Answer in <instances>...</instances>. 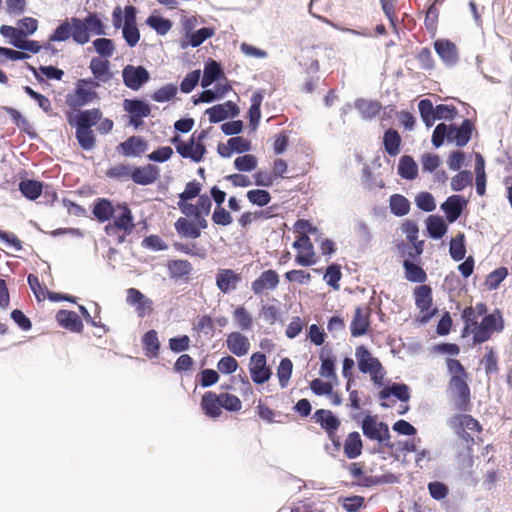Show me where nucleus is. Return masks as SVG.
Returning <instances> with one entry per match:
<instances>
[{"label": "nucleus", "mask_w": 512, "mask_h": 512, "mask_svg": "<svg viewBox=\"0 0 512 512\" xmlns=\"http://www.w3.org/2000/svg\"><path fill=\"white\" fill-rule=\"evenodd\" d=\"M448 425L468 448L478 443L476 440L482 442L479 435L483 427L472 415L464 412L455 414L449 419Z\"/></svg>", "instance_id": "1"}, {"label": "nucleus", "mask_w": 512, "mask_h": 512, "mask_svg": "<svg viewBox=\"0 0 512 512\" xmlns=\"http://www.w3.org/2000/svg\"><path fill=\"white\" fill-rule=\"evenodd\" d=\"M98 88L97 81L92 78L78 79L74 89L65 96V103L71 110L79 111L81 107L100 100Z\"/></svg>", "instance_id": "2"}, {"label": "nucleus", "mask_w": 512, "mask_h": 512, "mask_svg": "<svg viewBox=\"0 0 512 512\" xmlns=\"http://www.w3.org/2000/svg\"><path fill=\"white\" fill-rule=\"evenodd\" d=\"M505 329L503 312L496 308L491 313H486L472 330L474 344H482L492 339L494 334H500Z\"/></svg>", "instance_id": "3"}, {"label": "nucleus", "mask_w": 512, "mask_h": 512, "mask_svg": "<svg viewBox=\"0 0 512 512\" xmlns=\"http://www.w3.org/2000/svg\"><path fill=\"white\" fill-rule=\"evenodd\" d=\"M355 357L359 370L364 374H369L375 385H383L386 371L379 359L374 357L364 345L356 347Z\"/></svg>", "instance_id": "4"}, {"label": "nucleus", "mask_w": 512, "mask_h": 512, "mask_svg": "<svg viewBox=\"0 0 512 512\" xmlns=\"http://www.w3.org/2000/svg\"><path fill=\"white\" fill-rule=\"evenodd\" d=\"M468 376H451L448 387L454 410L467 412L471 409V390L467 383Z\"/></svg>", "instance_id": "5"}, {"label": "nucleus", "mask_w": 512, "mask_h": 512, "mask_svg": "<svg viewBox=\"0 0 512 512\" xmlns=\"http://www.w3.org/2000/svg\"><path fill=\"white\" fill-rule=\"evenodd\" d=\"M113 221L105 226L108 235L123 232L124 235L130 234L134 228V217L127 203H118L116 205V213L112 217Z\"/></svg>", "instance_id": "6"}, {"label": "nucleus", "mask_w": 512, "mask_h": 512, "mask_svg": "<svg viewBox=\"0 0 512 512\" xmlns=\"http://www.w3.org/2000/svg\"><path fill=\"white\" fill-rule=\"evenodd\" d=\"M363 434L370 440L383 443L387 447H392L390 443L389 427L386 423L380 422L375 416L367 415L362 420Z\"/></svg>", "instance_id": "7"}, {"label": "nucleus", "mask_w": 512, "mask_h": 512, "mask_svg": "<svg viewBox=\"0 0 512 512\" xmlns=\"http://www.w3.org/2000/svg\"><path fill=\"white\" fill-rule=\"evenodd\" d=\"M292 246L298 250L295 256V262L304 267L312 266L317 263V256L313 243L306 233H299Z\"/></svg>", "instance_id": "8"}, {"label": "nucleus", "mask_w": 512, "mask_h": 512, "mask_svg": "<svg viewBox=\"0 0 512 512\" xmlns=\"http://www.w3.org/2000/svg\"><path fill=\"white\" fill-rule=\"evenodd\" d=\"M123 109L129 114V125L135 129L141 128L144 125L143 119L151 114L149 104L139 99H125Z\"/></svg>", "instance_id": "9"}, {"label": "nucleus", "mask_w": 512, "mask_h": 512, "mask_svg": "<svg viewBox=\"0 0 512 512\" xmlns=\"http://www.w3.org/2000/svg\"><path fill=\"white\" fill-rule=\"evenodd\" d=\"M415 304L422 314L421 321H429L436 313V309H432L433 298L432 289L428 285H420L414 289Z\"/></svg>", "instance_id": "10"}, {"label": "nucleus", "mask_w": 512, "mask_h": 512, "mask_svg": "<svg viewBox=\"0 0 512 512\" xmlns=\"http://www.w3.org/2000/svg\"><path fill=\"white\" fill-rule=\"evenodd\" d=\"M249 372L255 384H263L270 379L272 370L267 366V358L264 353L255 352L251 355Z\"/></svg>", "instance_id": "11"}, {"label": "nucleus", "mask_w": 512, "mask_h": 512, "mask_svg": "<svg viewBox=\"0 0 512 512\" xmlns=\"http://www.w3.org/2000/svg\"><path fill=\"white\" fill-rule=\"evenodd\" d=\"M123 83L131 90H139L150 79L148 70L143 66L126 65L122 70Z\"/></svg>", "instance_id": "12"}, {"label": "nucleus", "mask_w": 512, "mask_h": 512, "mask_svg": "<svg viewBox=\"0 0 512 512\" xmlns=\"http://www.w3.org/2000/svg\"><path fill=\"white\" fill-rule=\"evenodd\" d=\"M75 111H66L65 115L68 123L71 126H76V128H91L96 125L99 120H101L102 113L100 109L93 108L88 110L77 111V114H74Z\"/></svg>", "instance_id": "13"}, {"label": "nucleus", "mask_w": 512, "mask_h": 512, "mask_svg": "<svg viewBox=\"0 0 512 512\" xmlns=\"http://www.w3.org/2000/svg\"><path fill=\"white\" fill-rule=\"evenodd\" d=\"M279 283L280 276L277 271L267 269L251 283V290L255 295H263L275 290Z\"/></svg>", "instance_id": "14"}, {"label": "nucleus", "mask_w": 512, "mask_h": 512, "mask_svg": "<svg viewBox=\"0 0 512 512\" xmlns=\"http://www.w3.org/2000/svg\"><path fill=\"white\" fill-rule=\"evenodd\" d=\"M488 311L487 305L483 302L477 303L475 306H467L463 309L461 318L464 322L462 334H471L472 330L478 324V318L485 315Z\"/></svg>", "instance_id": "15"}, {"label": "nucleus", "mask_w": 512, "mask_h": 512, "mask_svg": "<svg viewBox=\"0 0 512 512\" xmlns=\"http://www.w3.org/2000/svg\"><path fill=\"white\" fill-rule=\"evenodd\" d=\"M241 281V274L232 269H219L215 276L216 286L224 294L236 290Z\"/></svg>", "instance_id": "16"}, {"label": "nucleus", "mask_w": 512, "mask_h": 512, "mask_svg": "<svg viewBox=\"0 0 512 512\" xmlns=\"http://www.w3.org/2000/svg\"><path fill=\"white\" fill-rule=\"evenodd\" d=\"M110 61L102 57H93L89 64V69L93 75L92 80L97 81L100 87L101 83H108L113 78V72L110 68Z\"/></svg>", "instance_id": "17"}, {"label": "nucleus", "mask_w": 512, "mask_h": 512, "mask_svg": "<svg viewBox=\"0 0 512 512\" xmlns=\"http://www.w3.org/2000/svg\"><path fill=\"white\" fill-rule=\"evenodd\" d=\"M319 359L321 362L319 375L329 380H337L336 357L332 348L329 346L322 347L319 351Z\"/></svg>", "instance_id": "18"}, {"label": "nucleus", "mask_w": 512, "mask_h": 512, "mask_svg": "<svg viewBox=\"0 0 512 512\" xmlns=\"http://www.w3.org/2000/svg\"><path fill=\"white\" fill-rule=\"evenodd\" d=\"M126 300L129 305L135 306L136 312L141 318L151 314L153 311V302L136 288H129L127 290Z\"/></svg>", "instance_id": "19"}, {"label": "nucleus", "mask_w": 512, "mask_h": 512, "mask_svg": "<svg viewBox=\"0 0 512 512\" xmlns=\"http://www.w3.org/2000/svg\"><path fill=\"white\" fill-rule=\"evenodd\" d=\"M473 124L469 119H465L459 127L449 125L448 141L455 142L458 147L465 146L471 139Z\"/></svg>", "instance_id": "20"}, {"label": "nucleus", "mask_w": 512, "mask_h": 512, "mask_svg": "<svg viewBox=\"0 0 512 512\" xmlns=\"http://www.w3.org/2000/svg\"><path fill=\"white\" fill-rule=\"evenodd\" d=\"M200 407L203 413L212 419L219 418L222 415V403L220 395L214 391H207L202 395Z\"/></svg>", "instance_id": "21"}, {"label": "nucleus", "mask_w": 512, "mask_h": 512, "mask_svg": "<svg viewBox=\"0 0 512 512\" xmlns=\"http://www.w3.org/2000/svg\"><path fill=\"white\" fill-rule=\"evenodd\" d=\"M206 114L209 116V121L211 123H218L229 116L235 117L239 114L238 106L232 102L227 101L222 104L214 105L206 110Z\"/></svg>", "instance_id": "22"}, {"label": "nucleus", "mask_w": 512, "mask_h": 512, "mask_svg": "<svg viewBox=\"0 0 512 512\" xmlns=\"http://www.w3.org/2000/svg\"><path fill=\"white\" fill-rule=\"evenodd\" d=\"M370 326V308L358 306L355 309L350 330L353 337H359L367 333Z\"/></svg>", "instance_id": "23"}, {"label": "nucleus", "mask_w": 512, "mask_h": 512, "mask_svg": "<svg viewBox=\"0 0 512 512\" xmlns=\"http://www.w3.org/2000/svg\"><path fill=\"white\" fill-rule=\"evenodd\" d=\"M227 349L235 356H245L250 350V341L248 337L238 331L231 332L226 338Z\"/></svg>", "instance_id": "24"}, {"label": "nucleus", "mask_w": 512, "mask_h": 512, "mask_svg": "<svg viewBox=\"0 0 512 512\" xmlns=\"http://www.w3.org/2000/svg\"><path fill=\"white\" fill-rule=\"evenodd\" d=\"M179 209L186 216H201V215H209L212 202L210 197L207 194H202L199 196L197 203H182L178 202Z\"/></svg>", "instance_id": "25"}, {"label": "nucleus", "mask_w": 512, "mask_h": 512, "mask_svg": "<svg viewBox=\"0 0 512 512\" xmlns=\"http://www.w3.org/2000/svg\"><path fill=\"white\" fill-rule=\"evenodd\" d=\"M159 177V169L152 164L140 167H132L131 179L138 185H150Z\"/></svg>", "instance_id": "26"}, {"label": "nucleus", "mask_w": 512, "mask_h": 512, "mask_svg": "<svg viewBox=\"0 0 512 512\" xmlns=\"http://www.w3.org/2000/svg\"><path fill=\"white\" fill-rule=\"evenodd\" d=\"M434 48L439 57L448 65H454L459 59L457 46L448 39L436 40Z\"/></svg>", "instance_id": "27"}, {"label": "nucleus", "mask_w": 512, "mask_h": 512, "mask_svg": "<svg viewBox=\"0 0 512 512\" xmlns=\"http://www.w3.org/2000/svg\"><path fill=\"white\" fill-rule=\"evenodd\" d=\"M117 149L126 157L140 156L147 150V143L139 136H130L124 142H121Z\"/></svg>", "instance_id": "28"}, {"label": "nucleus", "mask_w": 512, "mask_h": 512, "mask_svg": "<svg viewBox=\"0 0 512 512\" xmlns=\"http://www.w3.org/2000/svg\"><path fill=\"white\" fill-rule=\"evenodd\" d=\"M56 320L61 327L71 332H83L84 326L82 320L74 311L59 310L56 314Z\"/></svg>", "instance_id": "29"}, {"label": "nucleus", "mask_w": 512, "mask_h": 512, "mask_svg": "<svg viewBox=\"0 0 512 512\" xmlns=\"http://www.w3.org/2000/svg\"><path fill=\"white\" fill-rule=\"evenodd\" d=\"M465 204L466 202L461 196L452 195L447 198L441 208L445 212L448 221L452 223L460 217Z\"/></svg>", "instance_id": "30"}, {"label": "nucleus", "mask_w": 512, "mask_h": 512, "mask_svg": "<svg viewBox=\"0 0 512 512\" xmlns=\"http://www.w3.org/2000/svg\"><path fill=\"white\" fill-rule=\"evenodd\" d=\"M92 212L95 218L103 223L114 216L116 206H113L112 202L106 198H99L95 201Z\"/></svg>", "instance_id": "31"}, {"label": "nucleus", "mask_w": 512, "mask_h": 512, "mask_svg": "<svg viewBox=\"0 0 512 512\" xmlns=\"http://www.w3.org/2000/svg\"><path fill=\"white\" fill-rule=\"evenodd\" d=\"M315 421L324 429L325 432L330 430H338L341 422L340 420L333 414L331 410L327 409H318L314 413Z\"/></svg>", "instance_id": "32"}, {"label": "nucleus", "mask_w": 512, "mask_h": 512, "mask_svg": "<svg viewBox=\"0 0 512 512\" xmlns=\"http://www.w3.org/2000/svg\"><path fill=\"white\" fill-rule=\"evenodd\" d=\"M363 443L360 434L356 431L347 435L344 444V454L348 459H355L361 455Z\"/></svg>", "instance_id": "33"}, {"label": "nucleus", "mask_w": 512, "mask_h": 512, "mask_svg": "<svg viewBox=\"0 0 512 512\" xmlns=\"http://www.w3.org/2000/svg\"><path fill=\"white\" fill-rule=\"evenodd\" d=\"M169 275L173 279H182L187 277L193 270L192 264L188 260L174 259L167 262Z\"/></svg>", "instance_id": "34"}, {"label": "nucleus", "mask_w": 512, "mask_h": 512, "mask_svg": "<svg viewBox=\"0 0 512 512\" xmlns=\"http://www.w3.org/2000/svg\"><path fill=\"white\" fill-rule=\"evenodd\" d=\"M401 142L402 139L397 130L390 128L384 132L383 145L388 155L397 156L400 153Z\"/></svg>", "instance_id": "35"}, {"label": "nucleus", "mask_w": 512, "mask_h": 512, "mask_svg": "<svg viewBox=\"0 0 512 512\" xmlns=\"http://www.w3.org/2000/svg\"><path fill=\"white\" fill-rule=\"evenodd\" d=\"M71 37L78 44H86L90 40V34L86 23L76 17L71 18Z\"/></svg>", "instance_id": "36"}, {"label": "nucleus", "mask_w": 512, "mask_h": 512, "mask_svg": "<svg viewBox=\"0 0 512 512\" xmlns=\"http://www.w3.org/2000/svg\"><path fill=\"white\" fill-rule=\"evenodd\" d=\"M398 174L406 180H413L418 175V166L415 160L408 155L400 158L398 164Z\"/></svg>", "instance_id": "37"}, {"label": "nucleus", "mask_w": 512, "mask_h": 512, "mask_svg": "<svg viewBox=\"0 0 512 512\" xmlns=\"http://www.w3.org/2000/svg\"><path fill=\"white\" fill-rule=\"evenodd\" d=\"M19 190L28 200H36L43 191V184L37 180L25 179L19 183Z\"/></svg>", "instance_id": "38"}, {"label": "nucleus", "mask_w": 512, "mask_h": 512, "mask_svg": "<svg viewBox=\"0 0 512 512\" xmlns=\"http://www.w3.org/2000/svg\"><path fill=\"white\" fill-rule=\"evenodd\" d=\"M403 267L405 271V278L414 283H424L427 280V274L425 270L419 265L413 263L409 259L403 261Z\"/></svg>", "instance_id": "39"}, {"label": "nucleus", "mask_w": 512, "mask_h": 512, "mask_svg": "<svg viewBox=\"0 0 512 512\" xmlns=\"http://www.w3.org/2000/svg\"><path fill=\"white\" fill-rule=\"evenodd\" d=\"M143 349L148 358L157 357L160 349L158 334L155 330L147 331L142 337Z\"/></svg>", "instance_id": "40"}, {"label": "nucleus", "mask_w": 512, "mask_h": 512, "mask_svg": "<svg viewBox=\"0 0 512 512\" xmlns=\"http://www.w3.org/2000/svg\"><path fill=\"white\" fill-rule=\"evenodd\" d=\"M214 29L209 27H203L196 32H193L190 35H187L188 40H183L181 42V48L186 49L188 46L198 47L205 40L212 37L214 35Z\"/></svg>", "instance_id": "41"}, {"label": "nucleus", "mask_w": 512, "mask_h": 512, "mask_svg": "<svg viewBox=\"0 0 512 512\" xmlns=\"http://www.w3.org/2000/svg\"><path fill=\"white\" fill-rule=\"evenodd\" d=\"M223 76V71L219 63L214 60H210L204 67L203 77L201 80V86L206 88L209 87L213 82Z\"/></svg>", "instance_id": "42"}, {"label": "nucleus", "mask_w": 512, "mask_h": 512, "mask_svg": "<svg viewBox=\"0 0 512 512\" xmlns=\"http://www.w3.org/2000/svg\"><path fill=\"white\" fill-rule=\"evenodd\" d=\"M233 320L242 331H249L253 328V317L242 305L237 306L233 311Z\"/></svg>", "instance_id": "43"}, {"label": "nucleus", "mask_w": 512, "mask_h": 512, "mask_svg": "<svg viewBox=\"0 0 512 512\" xmlns=\"http://www.w3.org/2000/svg\"><path fill=\"white\" fill-rule=\"evenodd\" d=\"M175 229L177 233L183 237L196 239L201 235L199 227H197L193 222L189 221L185 217H180L177 219L175 222Z\"/></svg>", "instance_id": "44"}, {"label": "nucleus", "mask_w": 512, "mask_h": 512, "mask_svg": "<svg viewBox=\"0 0 512 512\" xmlns=\"http://www.w3.org/2000/svg\"><path fill=\"white\" fill-rule=\"evenodd\" d=\"M426 224L429 235L434 239L442 238L447 232V225L440 216H429L426 220Z\"/></svg>", "instance_id": "45"}, {"label": "nucleus", "mask_w": 512, "mask_h": 512, "mask_svg": "<svg viewBox=\"0 0 512 512\" xmlns=\"http://www.w3.org/2000/svg\"><path fill=\"white\" fill-rule=\"evenodd\" d=\"M274 206L267 207L261 211L256 212H244L238 219L239 224L246 228L248 227L254 220L257 219H270L274 216Z\"/></svg>", "instance_id": "46"}, {"label": "nucleus", "mask_w": 512, "mask_h": 512, "mask_svg": "<svg viewBox=\"0 0 512 512\" xmlns=\"http://www.w3.org/2000/svg\"><path fill=\"white\" fill-rule=\"evenodd\" d=\"M391 395L400 401L406 402L410 399L409 387L406 384H393L383 388L379 393L381 399H386Z\"/></svg>", "instance_id": "47"}, {"label": "nucleus", "mask_w": 512, "mask_h": 512, "mask_svg": "<svg viewBox=\"0 0 512 512\" xmlns=\"http://www.w3.org/2000/svg\"><path fill=\"white\" fill-rule=\"evenodd\" d=\"M391 212L396 216H405L410 211V202L401 194H393L389 199Z\"/></svg>", "instance_id": "48"}, {"label": "nucleus", "mask_w": 512, "mask_h": 512, "mask_svg": "<svg viewBox=\"0 0 512 512\" xmlns=\"http://www.w3.org/2000/svg\"><path fill=\"white\" fill-rule=\"evenodd\" d=\"M421 118L427 127L433 126L436 121V107L430 99H423L418 103Z\"/></svg>", "instance_id": "49"}, {"label": "nucleus", "mask_w": 512, "mask_h": 512, "mask_svg": "<svg viewBox=\"0 0 512 512\" xmlns=\"http://www.w3.org/2000/svg\"><path fill=\"white\" fill-rule=\"evenodd\" d=\"M465 236L463 233L457 234L450 241V256L454 261H460L465 257L466 247H465Z\"/></svg>", "instance_id": "50"}, {"label": "nucleus", "mask_w": 512, "mask_h": 512, "mask_svg": "<svg viewBox=\"0 0 512 512\" xmlns=\"http://www.w3.org/2000/svg\"><path fill=\"white\" fill-rule=\"evenodd\" d=\"M293 363L289 358H283L277 368V377L281 388H286L292 375Z\"/></svg>", "instance_id": "51"}, {"label": "nucleus", "mask_w": 512, "mask_h": 512, "mask_svg": "<svg viewBox=\"0 0 512 512\" xmlns=\"http://www.w3.org/2000/svg\"><path fill=\"white\" fill-rule=\"evenodd\" d=\"M263 100V96L261 93L257 92L252 95L251 97V106L248 111L250 125L253 126V128H256L259 124L260 117H261V103Z\"/></svg>", "instance_id": "52"}, {"label": "nucleus", "mask_w": 512, "mask_h": 512, "mask_svg": "<svg viewBox=\"0 0 512 512\" xmlns=\"http://www.w3.org/2000/svg\"><path fill=\"white\" fill-rule=\"evenodd\" d=\"M76 139L80 145V147L84 150H91L95 147L96 137L91 128H77L76 129Z\"/></svg>", "instance_id": "53"}, {"label": "nucleus", "mask_w": 512, "mask_h": 512, "mask_svg": "<svg viewBox=\"0 0 512 512\" xmlns=\"http://www.w3.org/2000/svg\"><path fill=\"white\" fill-rule=\"evenodd\" d=\"M507 275L508 269L506 267H499L487 275L484 285L488 290H495L500 286Z\"/></svg>", "instance_id": "54"}, {"label": "nucleus", "mask_w": 512, "mask_h": 512, "mask_svg": "<svg viewBox=\"0 0 512 512\" xmlns=\"http://www.w3.org/2000/svg\"><path fill=\"white\" fill-rule=\"evenodd\" d=\"M324 280L334 290H339V281L342 278L341 266L337 263H333L326 268L324 274Z\"/></svg>", "instance_id": "55"}, {"label": "nucleus", "mask_w": 512, "mask_h": 512, "mask_svg": "<svg viewBox=\"0 0 512 512\" xmlns=\"http://www.w3.org/2000/svg\"><path fill=\"white\" fill-rule=\"evenodd\" d=\"M93 47L100 57L104 59L112 57L115 51L113 41L108 38H98L94 40Z\"/></svg>", "instance_id": "56"}, {"label": "nucleus", "mask_w": 512, "mask_h": 512, "mask_svg": "<svg viewBox=\"0 0 512 512\" xmlns=\"http://www.w3.org/2000/svg\"><path fill=\"white\" fill-rule=\"evenodd\" d=\"M132 167L126 164H118L106 170L108 178L123 181L131 178Z\"/></svg>", "instance_id": "57"}, {"label": "nucleus", "mask_w": 512, "mask_h": 512, "mask_svg": "<svg viewBox=\"0 0 512 512\" xmlns=\"http://www.w3.org/2000/svg\"><path fill=\"white\" fill-rule=\"evenodd\" d=\"M246 196L251 204L260 207L266 206L271 201L270 193L263 189L249 190Z\"/></svg>", "instance_id": "58"}, {"label": "nucleus", "mask_w": 512, "mask_h": 512, "mask_svg": "<svg viewBox=\"0 0 512 512\" xmlns=\"http://www.w3.org/2000/svg\"><path fill=\"white\" fill-rule=\"evenodd\" d=\"M473 181V175L470 171L464 170L456 174L451 180V188L453 191H461L470 186Z\"/></svg>", "instance_id": "59"}, {"label": "nucleus", "mask_w": 512, "mask_h": 512, "mask_svg": "<svg viewBox=\"0 0 512 512\" xmlns=\"http://www.w3.org/2000/svg\"><path fill=\"white\" fill-rule=\"evenodd\" d=\"M234 166L241 172H250L257 167V158L253 154H245L234 160Z\"/></svg>", "instance_id": "60"}, {"label": "nucleus", "mask_w": 512, "mask_h": 512, "mask_svg": "<svg viewBox=\"0 0 512 512\" xmlns=\"http://www.w3.org/2000/svg\"><path fill=\"white\" fill-rule=\"evenodd\" d=\"M147 24L157 31L160 35H165L172 27V22L161 16L151 15L147 19Z\"/></svg>", "instance_id": "61"}, {"label": "nucleus", "mask_w": 512, "mask_h": 512, "mask_svg": "<svg viewBox=\"0 0 512 512\" xmlns=\"http://www.w3.org/2000/svg\"><path fill=\"white\" fill-rule=\"evenodd\" d=\"M176 94L177 86L174 84H166L156 90L151 97L156 102H166L173 99Z\"/></svg>", "instance_id": "62"}, {"label": "nucleus", "mask_w": 512, "mask_h": 512, "mask_svg": "<svg viewBox=\"0 0 512 512\" xmlns=\"http://www.w3.org/2000/svg\"><path fill=\"white\" fill-rule=\"evenodd\" d=\"M202 185L200 182L193 180L186 184L185 189L179 194V202L187 203L188 200L200 196Z\"/></svg>", "instance_id": "63"}, {"label": "nucleus", "mask_w": 512, "mask_h": 512, "mask_svg": "<svg viewBox=\"0 0 512 512\" xmlns=\"http://www.w3.org/2000/svg\"><path fill=\"white\" fill-rule=\"evenodd\" d=\"M222 408L229 412H238L242 408L241 400L234 394L220 393Z\"/></svg>", "instance_id": "64"}]
</instances>
